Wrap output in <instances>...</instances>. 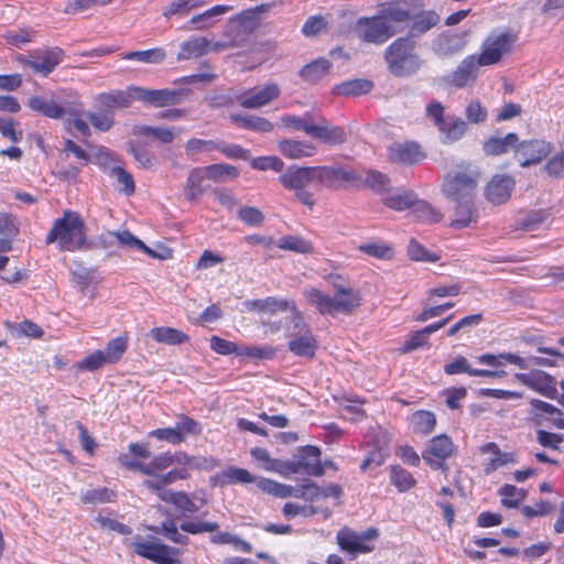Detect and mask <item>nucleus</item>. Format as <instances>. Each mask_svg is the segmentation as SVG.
Instances as JSON below:
<instances>
[{
	"mask_svg": "<svg viewBox=\"0 0 564 564\" xmlns=\"http://www.w3.org/2000/svg\"><path fill=\"white\" fill-rule=\"evenodd\" d=\"M98 100L102 108L110 110L113 113L115 108H128L132 100H134L133 91L129 87L126 91L117 90L113 93L101 94Z\"/></svg>",
	"mask_w": 564,
	"mask_h": 564,
	"instance_id": "nucleus-30",
	"label": "nucleus"
},
{
	"mask_svg": "<svg viewBox=\"0 0 564 564\" xmlns=\"http://www.w3.org/2000/svg\"><path fill=\"white\" fill-rule=\"evenodd\" d=\"M514 180L508 175H496L486 187V197L495 205L506 203L514 188Z\"/></svg>",
	"mask_w": 564,
	"mask_h": 564,
	"instance_id": "nucleus-21",
	"label": "nucleus"
},
{
	"mask_svg": "<svg viewBox=\"0 0 564 564\" xmlns=\"http://www.w3.org/2000/svg\"><path fill=\"white\" fill-rule=\"evenodd\" d=\"M251 166L259 171L272 170L282 172L284 163L279 156H259L251 161Z\"/></svg>",
	"mask_w": 564,
	"mask_h": 564,
	"instance_id": "nucleus-59",
	"label": "nucleus"
},
{
	"mask_svg": "<svg viewBox=\"0 0 564 564\" xmlns=\"http://www.w3.org/2000/svg\"><path fill=\"white\" fill-rule=\"evenodd\" d=\"M519 138L514 132L508 133L503 138L490 137L484 143V152L488 155H500L509 152L510 149L518 147Z\"/></svg>",
	"mask_w": 564,
	"mask_h": 564,
	"instance_id": "nucleus-29",
	"label": "nucleus"
},
{
	"mask_svg": "<svg viewBox=\"0 0 564 564\" xmlns=\"http://www.w3.org/2000/svg\"><path fill=\"white\" fill-rule=\"evenodd\" d=\"M292 473H304L308 476L321 477L324 475V466L321 463V449L307 445L299 449L292 458Z\"/></svg>",
	"mask_w": 564,
	"mask_h": 564,
	"instance_id": "nucleus-15",
	"label": "nucleus"
},
{
	"mask_svg": "<svg viewBox=\"0 0 564 564\" xmlns=\"http://www.w3.org/2000/svg\"><path fill=\"white\" fill-rule=\"evenodd\" d=\"M415 48L416 42L411 36L395 39L383 53L388 72L394 77H410L416 74L424 61Z\"/></svg>",
	"mask_w": 564,
	"mask_h": 564,
	"instance_id": "nucleus-3",
	"label": "nucleus"
},
{
	"mask_svg": "<svg viewBox=\"0 0 564 564\" xmlns=\"http://www.w3.org/2000/svg\"><path fill=\"white\" fill-rule=\"evenodd\" d=\"M64 51L59 47L36 50L29 56H20L19 62L23 67L32 69L34 74L48 76L57 65L63 62Z\"/></svg>",
	"mask_w": 564,
	"mask_h": 564,
	"instance_id": "nucleus-11",
	"label": "nucleus"
},
{
	"mask_svg": "<svg viewBox=\"0 0 564 564\" xmlns=\"http://www.w3.org/2000/svg\"><path fill=\"white\" fill-rule=\"evenodd\" d=\"M365 184L378 194L386 195L391 189L390 178L379 171H368Z\"/></svg>",
	"mask_w": 564,
	"mask_h": 564,
	"instance_id": "nucleus-47",
	"label": "nucleus"
},
{
	"mask_svg": "<svg viewBox=\"0 0 564 564\" xmlns=\"http://www.w3.org/2000/svg\"><path fill=\"white\" fill-rule=\"evenodd\" d=\"M220 486L232 484H251L254 477L245 468L229 467L214 478Z\"/></svg>",
	"mask_w": 564,
	"mask_h": 564,
	"instance_id": "nucleus-38",
	"label": "nucleus"
},
{
	"mask_svg": "<svg viewBox=\"0 0 564 564\" xmlns=\"http://www.w3.org/2000/svg\"><path fill=\"white\" fill-rule=\"evenodd\" d=\"M134 100L160 108L175 106L182 101L184 95L188 94L185 88L180 89H149L138 86H131Z\"/></svg>",
	"mask_w": 564,
	"mask_h": 564,
	"instance_id": "nucleus-13",
	"label": "nucleus"
},
{
	"mask_svg": "<svg viewBox=\"0 0 564 564\" xmlns=\"http://www.w3.org/2000/svg\"><path fill=\"white\" fill-rule=\"evenodd\" d=\"M400 29L388 23L380 14L367 18L362 17L357 22L359 37L367 43L381 45L394 36Z\"/></svg>",
	"mask_w": 564,
	"mask_h": 564,
	"instance_id": "nucleus-9",
	"label": "nucleus"
},
{
	"mask_svg": "<svg viewBox=\"0 0 564 564\" xmlns=\"http://www.w3.org/2000/svg\"><path fill=\"white\" fill-rule=\"evenodd\" d=\"M412 423L414 433L427 435L435 429L436 417L430 411H417L413 414Z\"/></svg>",
	"mask_w": 564,
	"mask_h": 564,
	"instance_id": "nucleus-44",
	"label": "nucleus"
},
{
	"mask_svg": "<svg viewBox=\"0 0 564 564\" xmlns=\"http://www.w3.org/2000/svg\"><path fill=\"white\" fill-rule=\"evenodd\" d=\"M478 183L475 171L451 172L442 185L444 195L453 202L474 199Z\"/></svg>",
	"mask_w": 564,
	"mask_h": 564,
	"instance_id": "nucleus-8",
	"label": "nucleus"
},
{
	"mask_svg": "<svg viewBox=\"0 0 564 564\" xmlns=\"http://www.w3.org/2000/svg\"><path fill=\"white\" fill-rule=\"evenodd\" d=\"M280 249L290 250L299 253L313 252V246L310 241L297 236H285L275 243Z\"/></svg>",
	"mask_w": 564,
	"mask_h": 564,
	"instance_id": "nucleus-46",
	"label": "nucleus"
},
{
	"mask_svg": "<svg viewBox=\"0 0 564 564\" xmlns=\"http://www.w3.org/2000/svg\"><path fill=\"white\" fill-rule=\"evenodd\" d=\"M209 41L206 37H193L183 42L177 54L178 61H185L193 57H199L208 52Z\"/></svg>",
	"mask_w": 564,
	"mask_h": 564,
	"instance_id": "nucleus-32",
	"label": "nucleus"
},
{
	"mask_svg": "<svg viewBox=\"0 0 564 564\" xmlns=\"http://www.w3.org/2000/svg\"><path fill=\"white\" fill-rule=\"evenodd\" d=\"M238 218L249 226H260L264 220V215L256 207L245 206L238 210Z\"/></svg>",
	"mask_w": 564,
	"mask_h": 564,
	"instance_id": "nucleus-64",
	"label": "nucleus"
},
{
	"mask_svg": "<svg viewBox=\"0 0 564 564\" xmlns=\"http://www.w3.org/2000/svg\"><path fill=\"white\" fill-rule=\"evenodd\" d=\"M438 131L442 142L451 144L463 138L467 131V123L459 117L447 116L444 123L438 127Z\"/></svg>",
	"mask_w": 564,
	"mask_h": 564,
	"instance_id": "nucleus-23",
	"label": "nucleus"
},
{
	"mask_svg": "<svg viewBox=\"0 0 564 564\" xmlns=\"http://www.w3.org/2000/svg\"><path fill=\"white\" fill-rule=\"evenodd\" d=\"M517 39V34L511 31L494 30L481 45V52L477 56L479 63L484 66L499 63L506 54L511 52Z\"/></svg>",
	"mask_w": 564,
	"mask_h": 564,
	"instance_id": "nucleus-7",
	"label": "nucleus"
},
{
	"mask_svg": "<svg viewBox=\"0 0 564 564\" xmlns=\"http://www.w3.org/2000/svg\"><path fill=\"white\" fill-rule=\"evenodd\" d=\"M148 529L175 544L187 545L189 543V538L178 531L175 521L172 519H166L160 525H150Z\"/></svg>",
	"mask_w": 564,
	"mask_h": 564,
	"instance_id": "nucleus-33",
	"label": "nucleus"
},
{
	"mask_svg": "<svg viewBox=\"0 0 564 564\" xmlns=\"http://www.w3.org/2000/svg\"><path fill=\"white\" fill-rule=\"evenodd\" d=\"M175 427L183 437V442L187 435H198L202 432L200 424L186 415H182L180 417V420L175 423Z\"/></svg>",
	"mask_w": 564,
	"mask_h": 564,
	"instance_id": "nucleus-60",
	"label": "nucleus"
},
{
	"mask_svg": "<svg viewBox=\"0 0 564 564\" xmlns=\"http://www.w3.org/2000/svg\"><path fill=\"white\" fill-rule=\"evenodd\" d=\"M480 66L484 65L479 63L477 55H468L454 72L443 77V82L457 88H464L477 79Z\"/></svg>",
	"mask_w": 564,
	"mask_h": 564,
	"instance_id": "nucleus-16",
	"label": "nucleus"
},
{
	"mask_svg": "<svg viewBox=\"0 0 564 564\" xmlns=\"http://www.w3.org/2000/svg\"><path fill=\"white\" fill-rule=\"evenodd\" d=\"M501 496V505L506 508H518L527 498V490L518 488L513 485L506 484L498 490Z\"/></svg>",
	"mask_w": 564,
	"mask_h": 564,
	"instance_id": "nucleus-40",
	"label": "nucleus"
},
{
	"mask_svg": "<svg viewBox=\"0 0 564 564\" xmlns=\"http://www.w3.org/2000/svg\"><path fill=\"white\" fill-rule=\"evenodd\" d=\"M388 158L393 163L413 165L424 160L425 153L414 141L394 142L388 149Z\"/></svg>",
	"mask_w": 564,
	"mask_h": 564,
	"instance_id": "nucleus-17",
	"label": "nucleus"
},
{
	"mask_svg": "<svg viewBox=\"0 0 564 564\" xmlns=\"http://www.w3.org/2000/svg\"><path fill=\"white\" fill-rule=\"evenodd\" d=\"M293 301L269 296L267 299L248 301L246 306L249 310L274 314L276 312L288 311Z\"/></svg>",
	"mask_w": 564,
	"mask_h": 564,
	"instance_id": "nucleus-31",
	"label": "nucleus"
},
{
	"mask_svg": "<svg viewBox=\"0 0 564 564\" xmlns=\"http://www.w3.org/2000/svg\"><path fill=\"white\" fill-rule=\"evenodd\" d=\"M281 123L284 127H292L296 130L304 131L306 134H310L313 120L310 113H305L303 117L286 115L281 117Z\"/></svg>",
	"mask_w": 564,
	"mask_h": 564,
	"instance_id": "nucleus-58",
	"label": "nucleus"
},
{
	"mask_svg": "<svg viewBox=\"0 0 564 564\" xmlns=\"http://www.w3.org/2000/svg\"><path fill=\"white\" fill-rule=\"evenodd\" d=\"M205 178L207 177L203 167H195L189 172L184 189V195L188 200H197L204 194L202 184Z\"/></svg>",
	"mask_w": 564,
	"mask_h": 564,
	"instance_id": "nucleus-36",
	"label": "nucleus"
},
{
	"mask_svg": "<svg viewBox=\"0 0 564 564\" xmlns=\"http://www.w3.org/2000/svg\"><path fill=\"white\" fill-rule=\"evenodd\" d=\"M359 249L366 254L378 259H391L393 257V249L391 246L381 242L364 243Z\"/></svg>",
	"mask_w": 564,
	"mask_h": 564,
	"instance_id": "nucleus-57",
	"label": "nucleus"
},
{
	"mask_svg": "<svg viewBox=\"0 0 564 564\" xmlns=\"http://www.w3.org/2000/svg\"><path fill=\"white\" fill-rule=\"evenodd\" d=\"M219 140H203L197 138L189 139L185 144V151L188 155H193L200 152L217 151Z\"/></svg>",
	"mask_w": 564,
	"mask_h": 564,
	"instance_id": "nucleus-54",
	"label": "nucleus"
},
{
	"mask_svg": "<svg viewBox=\"0 0 564 564\" xmlns=\"http://www.w3.org/2000/svg\"><path fill=\"white\" fill-rule=\"evenodd\" d=\"M390 481L400 492L410 490L416 484L412 474L400 465L390 467Z\"/></svg>",
	"mask_w": 564,
	"mask_h": 564,
	"instance_id": "nucleus-42",
	"label": "nucleus"
},
{
	"mask_svg": "<svg viewBox=\"0 0 564 564\" xmlns=\"http://www.w3.org/2000/svg\"><path fill=\"white\" fill-rule=\"evenodd\" d=\"M91 122V124L99 131H109L115 123L113 113L110 110L102 109L100 112H85L84 113Z\"/></svg>",
	"mask_w": 564,
	"mask_h": 564,
	"instance_id": "nucleus-52",
	"label": "nucleus"
},
{
	"mask_svg": "<svg viewBox=\"0 0 564 564\" xmlns=\"http://www.w3.org/2000/svg\"><path fill=\"white\" fill-rule=\"evenodd\" d=\"M150 336L158 343L173 346L184 344L189 339L185 333L173 327L152 328L150 330Z\"/></svg>",
	"mask_w": 564,
	"mask_h": 564,
	"instance_id": "nucleus-35",
	"label": "nucleus"
},
{
	"mask_svg": "<svg viewBox=\"0 0 564 564\" xmlns=\"http://www.w3.org/2000/svg\"><path fill=\"white\" fill-rule=\"evenodd\" d=\"M134 134L152 135L164 144L173 142L175 134L173 130L169 128H154L150 126H135L133 128Z\"/></svg>",
	"mask_w": 564,
	"mask_h": 564,
	"instance_id": "nucleus-49",
	"label": "nucleus"
},
{
	"mask_svg": "<svg viewBox=\"0 0 564 564\" xmlns=\"http://www.w3.org/2000/svg\"><path fill=\"white\" fill-rule=\"evenodd\" d=\"M380 15L391 24L409 23L412 19L410 6L403 0L388 3L380 10Z\"/></svg>",
	"mask_w": 564,
	"mask_h": 564,
	"instance_id": "nucleus-27",
	"label": "nucleus"
},
{
	"mask_svg": "<svg viewBox=\"0 0 564 564\" xmlns=\"http://www.w3.org/2000/svg\"><path fill=\"white\" fill-rule=\"evenodd\" d=\"M86 225L77 212L64 210L63 216L54 220L45 242H57L61 251H76L86 243Z\"/></svg>",
	"mask_w": 564,
	"mask_h": 564,
	"instance_id": "nucleus-2",
	"label": "nucleus"
},
{
	"mask_svg": "<svg viewBox=\"0 0 564 564\" xmlns=\"http://www.w3.org/2000/svg\"><path fill=\"white\" fill-rule=\"evenodd\" d=\"M232 9L234 8L230 6H215L212 9L205 11L204 13L193 17L189 23L195 25L196 29L203 30L213 24L212 19L214 17L223 15Z\"/></svg>",
	"mask_w": 564,
	"mask_h": 564,
	"instance_id": "nucleus-45",
	"label": "nucleus"
},
{
	"mask_svg": "<svg viewBox=\"0 0 564 564\" xmlns=\"http://www.w3.org/2000/svg\"><path fill=\"white\" fill-rule=\"evenodd\" d=\"M308 135L327 145H339L347 141L344 128L332 124L325 118H321L318 123L313 122Z\"/></svg>",
	"mask_w": 564,
	"mask_h": 564,
	"instance_id": "nucleus-20",
	"label": "nucleus"
},
{
	"mask_svg": "<svg viewBox=\"0 0 564 564\" xmlns=\"http://www.w3.org/2000/svg\"><path fill=\"white\" fill-rule=\"evenodd\" d=\"M19 234L17 218L8 213H0V235L7 238H14Z\"/></svg>",
	"mask_w": 564,
	"mask_h": 564,
	"instance_id": "nucleus-62",
	"label": "nucleus"
},
{
	"mask_svg": "<svg viewBox=\"0 0 564 564\" xmlns=\"http://www.w3.org/2000/svg\"><path fill=\"white\" fill-rule=\"evenodd\" d=\"M531 388L541 392L543 395L554 399L557 394V390L555 388V380L553 377L544 372V377H539V379H534Z\"/></svg>",
	"mask_w": 564,
	"mask_h": 564,
	"instance_id": "nucleus-61",
	"label": "nucleus"
},
{
	"mask_svg": "<svg viewBox=\"0 0 564 564\" xmlns=\"http://www.w3.org/2000/svg\"><path fill=\"white\" fill-rule=\"evenodd\" d=\"M289 350L299 357L313 358L318 347L317 340L312 330L304 334L295 333L293 337H289Z\"/></svg>",
	"mask_w": 564,
	"mask_h": 564,
	"instance_id": "nucleus-22",
	"label": "nucleus"
},
{
	"mask_svg": "<svg viewBox=\"0 0 564 564\" xmlns=\"http://www.w3.org/2000/svg\"><path fill=\"white\" fill-rule=\"evenodd\" d=\"M455 215L451 226L455 229L468 227L471 223L476 221L477 210L475 208L474 199L454 202Z\"/></svg>",
	"mask_w": 564,
	"mask_h": 564,
	"instance_id": "nucleus-28",
	"label": "nucleus"
},
{
	"mask_svg": "<svg viewBox=\"0 0 564 564\" xmlns=\"http://www.w3.org/2000/svg\"><path fill=\"white\" fill-rule=\"evenodd\" d=\"M352 180L351 174L341 169L326 166H289L280 176V183L294 191L296 198L310 209L315 206L314 194L306 187L311 184H323L335 180Z\"/></svg>",
	"mask_w": 564,
	"mask_h": 564,
	"instance_id": "nucleus-1",
	"label": "nucleus"
},
{
	"mask_svg": "<svg viewBox=\"0 0 564 564\" xmlns=\"http://www.w3.org/2000/svg\"><path fill=\"white\" fill-rule=\"evenodd\" d=\"M330 67L332 63L327 58L321 57L302 67L299 75L304 82L314 85L328 74Z\"/></svg>",
	"mask_w": 564,
	"mask_h": 564,
	"instance_id": "nucleus-26",
	"label": "nucleus"
},
{
	"mask_svg": "<svg viewBox=\"0 0 564 564\" xmlns=\"http://www.w3.org/2000/svg\"><path fill=\"white\" fill-rule=\"evenodd\" d=\"M180 529L183 532L189 534H200L204 532H215L219 529V524L217 522H205L199 520L194 521H184L181 523Z\"/></svg>",
	"mask_w": 564,
	"mask_h": 564,
	"instance_id": "nucleus-56",
	"label": "nucleus"
},
{
	"mask_svg": "<svg viewBox=\"0 0 564 564\" xmlns=\"http://www.w3.org/2000/svg\"><path fill=\"white\" fill-rule=\"evenodd\" d=\"M133 551L139 556L152 561L155 564H177L182 551L177 547L164 544L161 540L153 538L150 541L132 543Z\"/></svg>",
	"mask_w": 564,
	"mask_h": 564,
	"instance_id": "nucleus-10",
	"label": "nucleus"
},
{
	"mask_svg": "<svg viewBox=\"0 0 564 564\" xmlns=\"http://www.w3.org/2000/svg\"><path fill=\"white\" fill-rule=\"evenodd\" d=\"M335 296L332 297L322 291L311 288L305 290L307 302L315 306L322 315L351 314L361 305V296L358 290L345 288L334 283Z\"/></svg>",
	"mask_w": 564,
	"mask_h": 564,
	"instance_id": "nucleus-4",
	"label": "nucleus"
},
{
	"mask_svg": "<svg viewBox=\"0 0 564 564\" xmlns=\"http://www.w3.org/2000/svg\"><path fill=\"white\" fill-rule=\"evenodd\" d=\"M413 212L416 217L423 221L438 223L442 219V215L437 210H435L427 202L419 199L417 197L413 205Z\"/></svg>",
	"mask_w": 564,
	"mask_h": 564,
	"instance_id": "nucleus-53",
	"label": "nucleus"
},
{
	"mask_svg": "<svg viewBox=\"0 0 564 564\" xmlns=\"http://www.w3.org/2000/svg\"><path fill=\"white\" fill-rule=\"evenodd\" d=\"M379 536V531L376 528H369L368 530L357 533L348 527L341 528L336 534V541L340 550L356 555L358 553H368L372 551V546H369L367 542L373 541Z\"/></svg>",
	"mask_w": 564,
	"mask_h": 564,
	"instance_id": "nucleus-12",
	"label": "nucleus"
},
{
	"mask_svg": "<svg viewBox=\"0 0 564 564\" xmlns=\"http://www.w3.org/2000/svg\"><path fill=\"white\" fill-rule=\"evenodd\" d=\"M280 152L289 159L313 156L316 153L314 144L307 141L285 139L279 142Z\"/></svg>",
	"mask_w": 564,
	"mask_h": 564,
	"instance_id": "nucleus-25",
	"label": "nucleus"
},
{
	"mask_svg": "<svg viewBox=\"0 0 564 564\" xmlns=\"http://www.w3.org/2000/svg\"><path fill=\"white\" fill-rule=\"evenodd\" d=\"M166 54L163 48H151L147 51H133L122 54L127 61H138L144 64H160L164 61Z\"/></svg>",
	"mask_w": 564,
	"mask_h": 564,
	"instance_id": "nucleus-41",
	"label": "nucleus"
},
{
	"mask_svg": "<svg viewBox=\"0 0 564 564\" xmlns=\"http://www.w3.org/2000/svg\"><path fill=\"white\" fill-rule=\"evenodd\" d=\"M546 219L544 210H533L528 213L523 218L519 219L521 229L525 231L535 230Z\"/></svg>",
	"mask_w": 564,
	"mask_h": 564,
	"instance_id": "nucleus-63",
	"label": "nucleus"
},
{
	"mask_svg": "<svg viewBox=\"0 0 564 564\" xmlns=\"http://www.w3.org/2000/svg\"><path fill=\"white\" fill-rule=\"evenodd\" d=\"M373 86V83L369 79L355 78L337 85L335 89L338 95L361 96L369 94Z\"/></svg>",
	"mask_w": 564,
	"mask_h": 564,
	"instance_id": "nucleus-37",
	"label": "nucleus"
},
{
	"mask_svg": "<svg viewBox=\"0 0 564 564\" xmlns=\"http://www.w3.org/2000/svg\"><path fill=\"white\" fill-rule=\"evenodd\" d=\"M415 200L416 194L410 189H398L395 192L389 191L381 198V202L384 206L397 212H403L408 208H413Z\"/></svg>",
	"mask_w": 564,
	"mask_h": 564,
	"instance_id": "nucleus-24",
	"label": "nucleus"
},
{
	"mask_svg": "<svg viewBox=\"0 0 564 564\" xmlns=\"http://www.w3.org/2000/svg\"><path fill=\"white\" fill-rule=\"evenodd\" d=\"M465 39L462 35H447L440 40L438 53L442 56H451L465 47Z\"/></svg>",
	"mask_w": 564,
	"mask_h": 564,
	"instance_id": "nucleus-51",
	"label": "nucleus"
},
{
	"mask_svg": "<svg viewBox=\"0 0 564 564\" xmlns=\"http://www.w3.org/2000/svg\"><path fill=\"white\" fill-rule=\"evenodd\" d=\"M551 152V147L542 140H531L518 143L516 158L521 166H530L541 162Z\"/></svg>",
	"mask_w": 564,
	"mask_h": 564,
	"instance_id": "nucleus-18",
	"label": "nucleus"
},
{
	"mask_svg": "<svg viewBox=\"0 0 564 564\" xmlns=\"http://www.w3.org/2000/svg\"><path fill=\"white\" fill-rule=\"evenodd\" d=\"M113 496V491L102 487L91 488L82 492L79 499L83 503L98 505L112 501Z\"/></svg>",
	"mask_w": 564,
	"mask_h": 564,
	"instance_id": "nucleus-50",
	"label": "nucleus"
},
{
	"mask_svg": "<svg viewBox=\"0 0 564 564\" xmlns=\"http://www.w3.org/2000/svg\"><path fill=\"white\" fill-rule=\"evenodd\" d=\"M203 169L206 173V177L214 182H225L228 178H236L239 175L238 169L229 164L217 163Z\"/></svg>",
	"mask_w": 564,
	"mask_h": 564,
	"instance_id": "nucleus-43",
	"label": "nucleus"
},
{
	"mask_svg": "<svg viewBox=\"0 0 564 564\" xmlns=\"http://www.w3.org/2000/svg\"><path fill=\"white\" fill-rule=\"evenodd\" d=\"M455 453V445L452 440L441 434L434 436L430 442L427 448L422 453L424 462L434 470L442 469L446 471L448 467L445 460Z\"/></svg>",
	"mask_w": 564,
	"mask_h": 564,
	"instance_id": "nucleus-14",
	"label": "nucleus"
},
{
	"mask_svg": "<svg viewBox=\"0 0 564 564\" xmlns=\"http://www.w3.org/2000/svg\"><path fill=\"white\" fill-rule=\"evenodd\" d=\"M31 110L51 119H62L65 116H77L84 113V105L76 95H68L65 99L46 98L32 96L28 100Z\"/></svg>",
	"mask_w": 564,
	"mask_h": 564,
	"instance_id": "nucleus-5",
	"label": "nucleus"
},
{
	"mask_svg": "<svg viewBox=\"0 0 564 564\" xmlns=\"http://www.w3.org/2000/svg\"><path fill=\"white\" fill-rule=\"evenodd\" d=\"M271 4H261L254 9H248L231 18L226 26L224 36L239 41L240 47L249 44V36L259 28V13L269 11Z\"/></svg>",
	"mask_w": 564,
	"mask_h": 564,
	"instance_id": "nucleus-6",
	"label": "nucleus"
},
{
	"mask_svg": "<svg viewBox=\"0 0 564 564\" xmlns=\"http://www.w3.org/2000/svg\"><path fill=\"white\" fill-rule=\"evenodd\" d=\"M440 22V17L434 11H427L419 15L411 24L410 31L406 36L414 37L421 36Z\"/></svg>",
	"mask_w": 564,
	"mask_h": 564,
	"instance_id": "nucleus-39",
	"label": "nucleus"
},
{
	"mask_svg": "<svg viewBox=\"0 0 564 564\" xmlns=\"http://www.w3.org/2000/svg\"><path fill=\"white\" fill-rule=\"evenodd\" d=\"M108 236L115 237L121 247L141 250L147 254H151L148 250V246L129 230L110 231Z\"/></svg>",
	"mask_w": 564,
	"mask_h": 564,
	"instance_id": "nucleus-48",
	"label": "nucleus"
},
{
	"mask_svg": "<svg viewBox=\"0 0 564 564\" xmlns=\"http://www.w3.org/2000/svg\"><path fill=\"white\" fill-rule=\"evenodd\" d=\"M230 120L239 124L243 129L257 131V132H271L274 128L273 123L263 117L252 115H231Z\"/></svg>",
	"mask_w": 564,
	"mask_h": 564,
	"instance_id": "nucleus-34",
	"label": "nucleus"
},
{
	"mask_svg": "<svg viewBox=\"0 0 564 564\" xmlns=\"http://www.w3.org/2000/svg\"><path fill=\"white\" fill-rule=\"evenodd\" d=\"M280 93L279 85L270 83L261 89L254 88L245 91L238 99L241 107L246 109H258L276 99Z\"/></svg>",
	"mask_w": 564,
	"mask_h": 564,
	"instance_id": "nucleus-19",
	"label": "nucleus"
},
{
	"mask_svg": "<svg viewBox=\"0 0 564 564\" xmlns=\"http://www.w3.org/2000/svg\"><path fill=\"white\" fill-rule=\"evenodd\" d=\"M127 349V340L122 337H117L108 343L105 350H102L109 364L117 362Z\"/></svg>",
	"mask_w": 564,
	"mask_h": 564,
	"instance_id": "nucleus-55",
	"label": "nucleus"
}]
</instances>
